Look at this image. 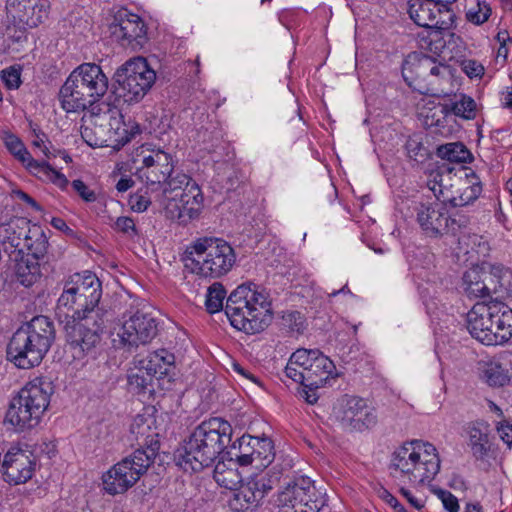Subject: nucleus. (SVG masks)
Wrapping results in <instances>:
<instances>
[{
	"mask_svg": "<svg viewBox=\"0 0 512 512\" xmlns=\"http://www.w3.org/2000/svg\"><path fill=\"white\" fill-rule=\"evenodd\" d=\"M1 79L8 89H18L22 83L21 68L16 66H10L2 70Z\"/></svg>",
	"mask_w": 512,
	"mask_h": 512,
	"instance_id": "3c124183",
	"label": "nucleus"
},
{
	"mask_svg": "<svg viewBox=\"0 0 512 512\" xmlns=\"http://www.w3.org/2000/svg\"><path fill=\"white\" fill-rule=\"evenodd\" d=\"M28 253L26 256L33 257L34 260L40 261L44 259L48 252L49 243L43 232L31 243L27 244Z\"/></svg>",
	"mask_w": 512,
	"mask_h": 512,
	"instance_id": "09e8293b",
	"label": "nucleus"
},
{
	"mask_svg": "<svg viewBox=\"0 0 512 512\" xmlns=\"http://www.w3.org/2000/svg\"><path fill=\"white\" fill-rule=\"evenodd\" d=\"M253 465L259 468L268 467L275 458L273 441L268 437H253Z\"/></svg>",
	"mask_w": 512,
	"mask_h": 512,
	"instance_id": "e433bc0d",
	"label": "nucleus"
},
{
	"mask_svg": "<svg viewBox=\"0 0 512 512\" xmlns=\"http://www.w3.org/2000/svg\"><path fill=\"white\" fill-rule=\"evenodd\" d=\"M461 70L470 78H481L484 75V66L475 59H464L460 62Z\"/></svg>",
	"mask_w": 512,
	"mask_h": 512,
	"instance_id": "603ef678",
	"label": "nucleus"
},
{
	"mask_svg": "<svg viewBox=\"0 0 512 512\" xmlns=\"http://www.w3.org/2000/svg\"><path fill=\"white\" fill-rule=\"evenodd\" d=\"M301 481L306 484L305 493L300 499V504L296 506V512H318L324 502L314 482L306 476H301Z\"/></svg>",
	"mask_w": 512,
	"mask_h": 512,
	"instance_id": "58836bf2",
	"label": "nucleus"
},
{
	"mask_svg": "<svg viewBox=\"0 0 512 512\" xmlns=\"http://www.w3.org/2000/svg\"><path fill=\"white\" fill-rule=\"evenodd\" d=\"M115 93L126 103H138L152 88L156 72L146 58L137 56L121 65L114 74Z\"/></svg>",
	"mask_w": 512,
	"mask_h": 512,
	"instance_id": "9d476101",
	"label": "nucleus"
},
{
	"mask_svg": "<svg viewBox=\"0 0 512 512\" xmlns=\"http://www.w3.org/2000/svg\"><path fill=\"white\" fill-rule=\"evenodd\" d=\"M450 110L457 117L472 120L477 114V104L471 96L459 94L451 102Z\"/></svg>",
	"mask_w": 512,
	"mask_h": 512,
	"instance_id": "a19ab883",
	"label": "nucleus"
},
{
	"mask_svg": "<svg viewBox=\"0 0 512 512\" xmlns=\"http://www.w3.org/2000/svg\"><path fill=\"white\" fill-rule=\"evenodd\" d=\"M20 328L25 329L26 336L44 359L56 338L53 321L47 316L38 315L24 323Z\"/></svg>",
	"mask_w": 512,
	"mask_h": 512,
	"instance_id": "4be33fe9",
	"label": "nucleus"
},
{
	"mask_svg": "<svg viewBox=\"0 0 512 512\" xmlns=\"http://www.w3.org/2000/svg\"><path fill=\"white\" fill-rule=\"evenodd\" d=\"M45 138H46V135L43 132L35 133V139L32 141V145L35 147L41 148L45 157L50 158L51 153H50L49 149L44 145Z\"/></svg>",
	"mask_w": 512,
	"mask_h": 512,
	"instance_id": "338daca9",
	"label": "nucleus"
},
{
	"mask_svg": "<svg viewBox=\"0 0 512 512\" xmlns=\"http://www.w3.org/2000/svg\"><path fill=\"white\" fill-rule=\"evenodd\" d=\"M405 150L409 159L417 163H423L429 157V151L423 143V136L419 133H414L408 137Z\"/></svg>",
	"mask_w": 512,
	"mask_h": 512,
	"instance_id": "79ce46f5",
	"label": "nucleus"
},
{
	"mask_svg": "<svg viewBox=\"0 0 512 512\" xmlns=\"http://www.w3.org/2000/svg\"><path fill=\"white\" fill-rule=\"evenodd\" d=\"M108 77L100 65L82 63L68 76L59 91L66 112L84 111L98 102L108 90Z\"/></svg>",
	"mask_w": 512,
	"mask_h": 512,
	"instance_id": "39448f33",
	"label": "nucleus"
},
{
	"mask_svg": "<svg viewBox=\"0 0 512 512\" xmlns=\"http://www.w3.org/2000/svg\"><path fill=\"white\" fill-rule=\"evenodd\" d=\"M139 364L146 365L148 371H152L157 377L159 389L169 391L173 388L175 356L166 349H159L149 353Z\"/></svg>",
	"mask_w": 512,
	"mask_h": 512,
	"instance_id": "412c9836",
	"label": "nucleus"
},
{
	"mask_svg": "<svg viewBox=\"0 0 512 512\" xmlns=\"http://www.w3.org/2000/svg\"><path fill=\"white\" fill-rule=\"evenodd\" d=\"M4 143L9 152L12 153L22 164L29 159L28 157L31 153L16 135L6 133L4 136Z\"/></svg>",
	"mask_w": 512,
	"mask_h": 512,
	"instance_id": "a18cd8bd",
	"label": "nucleus"
},
{
	"mask_svg": "<svg viewBox=\"0 0 512 512\" xmlns=\"http://www.w3.org/2000/svg\"><path fill=\"white\" fill-rule=\"evenodd\" d=\"M399 493L411 505V507L418 511H421L426 505V498L409 488L401 487L399 489Z\"/></svg>",
	"mask_w": 512,
	"mask_h": 512,
	"instance_id": "864d4df0",
	"label": "nucleus"
},
{
	"mask_svg": "<svg viewBox=\"0 0 512 512\" xmlns=\"http://www.w3.org/2000/svg\"><path fill=\"white\" fill-rule=\"evenodd\" d=\"M159 449L160 442L158 439L154 437L149 440L146 439L140 448L114 464L103 474V489L113 496L127 492L154 464Z\"/></svg>",
	"mask_w": 512,
	"mask_h": 512,
	"instance_id": "6e6552de",
	"label": "nucleus"
},
{
	"mask_svg": "<svg viewBox=\"0 0 512 512\" xmlns=\"http://www.w3.org/2000/svg\"><path fill=\"white\" fill-rule=\"evenodd\" d=\"M318 349H297L290 356L285 367V374L296 383L303 382L302 373L311 368Z\"/></svg>",
	"mask_w": 512,
	"mask_h": 512,
	"instance_id": "c756f323",
	"label": "nucleus"
},
{
	"mask_svg": "<svg viewBox=\"0 0 512 512\" xmlns=\"http://www.w3.org/2000/svg\"><path fill=\"white\" fill-rule=\"evenodd\" d=\"M174 170L172 155L161 149L152 150L143 157L142 166L137 169L138 177L151 191L161 190Z\"/></svg>",
	"mask_w": 512,
	"mask_h": 512,
	"instance_id": "f3484780",
	"label": "nucleus"
},
{
	"mask_svg": "<svg viewBox=\"0 0 512 512\" xmlns=\"http://www.w3.org/2000/svg\"><path fill=\"white\" fill-rule=\"evenodd\" d=\"M305 486L301 481V476L292 483H287L286 487L277 495L276 503L284 509V512H296V506L300 504V499L305 493Z\"/></svg>",
	"mask_w": 512,
	"mask_h": 512,
	"instance_id": "f704fd0d",
	"label": "nucleus"
},
{
	"mask_svg": "<svg viewBox=\"0 0 512 512\" xmlns=\"http://www.w3.org/2000/svg\"><path fill=\"white\" fill-rule=\"evenodd\" d=\"M478 370L480 378L491 387L504 386L509 380L501 364L496 361H480Z\"/></svg>",
	"mask_w": 512,
	"mask_h": 512,
	"instance_id": "c9c22d12",
	"label": "nucleus"
},
{
	"mask_svg": "<svg viewBox=\"0 0 512 512\" xmlns=\"http://www.w3.org/2000/svg\"><path fill=\"white\" fill-rule=\"evenodd\" d=\"M253 436L243 435L225 449L221 461H235L239 466L253 465Z\"/></svg>",
	"mask_w": 512,
	"mask_h": 512,
	"instance_id": "7c9ffc66",
	"label": "nucleus"
},
{
	"mask_svg": "<svg viewBox=\"0 0 512 512\" xmlns=\"http://www.w3.org/2000/svg\"><path fill=\"white\" fill-rule=\"evenodd\" d=\"M128 203L130 205V208L134 212L140 213V212H144V211L147 210V208L151 204V200L146 195V193L142 194L140 192H137V193H135V194L130 196Z\"/></svg>",
	"mask_w": 512,
	"mask_h": 512,
	"instance_id": "6e6d98bb",
	"label": "nucleus"
},
{
	"mask_svg": "<svg viewBox=\"0 0 512 512\" xmlns=\"http://www.w3.org/2000/svg\"><path fill=\"white\" fill-rule=\"evenodd\" d=\"M50 403V394L37 380L27 383L10 401L5 422L17 432L36 427Z\"/></svg>",
	"mask_w": 512,
	"mask_h": 512,
	"instance_id": "1a4fd4ad",
	"label": "nucleus"
},
{
	"mask_svg": "<svg viewBox=\"0 0 512 512\" xmlns=\"http://www.w3.org/2000/svg\"><path fill=\"white\" fill-rule=\"evenodd\" d=\"M7 5L19 23L35 28L48 17L49 0H8Z\"/></svg>",
	"mask_w": 512,
	"mask_h": 512,
	"instance_id": "5701e85b",
	"label": "nucleus"
},
{
	"mask_svg": "<svg viewBox=\"0 0 512 512\" xmlns=\"http://www.w3.org/2000/svg\"><path fill=\"white\" fill-rule=\"evenodd\" d=\"M71 185L83 201L87 203H92L97 200L96 192L90 189L82 180H73Z\"/></svg>",
	"mask_w": 512,
	"mask_h": 512,
	"instance_id": "5fc2aeb1",
	"label": "nucleus"
},
{
	"mask_svg": "<svg viewBox=\"0 0 512 512\" xmlns=\"http://www.w3.org/2000/svg\"><path fill=\"white\" fill-rule=\"evenodd\" d=\"M435 494L442 501L444 508L449 512H458L459 504L457 498L447 490L438 489Z\"/></svg>",
	"mask_w": 512,
	"mask_h": 512,
	"instance_id": "4d7b16f0",
	"label": "nucleus"
},
{
	"mask_svg": "<svg viewBox=\"0 0 512 512\" xmlns=\"http://www.w3.org/2000/svg\"><path fill=\"white\" fill-rule=\"evenodd\" d=\"M455 188L459 190V195L452 196L453 207H462L475 201L482 192L481 183L474 172L465 173L457 179Z\"/></svg>",
	"mask_w": 512,
	"mask_h": 512,
	"instance_id": "cd10ccee",
	"label": "nucleus"
},
{
	"mask_svg": "<svg viewBox=\"0 0 512 512\" xmlns=\"http://www.w3.org/2000/svg\"><path fill=\"white\" fill-rule=\"evenodd\" d=\"M36 469V456L29 450L11 447L3 456L1 470L3 479L10 485L29 481Z\"/></svg>",
	"mask_w": 512,
	"mask_h": 512,
	"instance_id": "a211bd4d",
	"label": "nucleus"
},
{
	"mask_svg": "<svg viewBox=\"0 0 512 512\" xmlns=\"http://www.w3.org/2000/svg\"><path fill=\"white\" fill-rule=\"evenodd\" d=\"M119 337L127 348H138L150 343L158 334L159 323L151 312L131 307L123 315Z\"/></svg>",
	"mask_w": 512,
	"mask_h": 512,
	"instance_id": "ddd939ff",
	"label": "nucleus"
},
{
	"mask_svg": "<svg viewBox=\"0 0 512 512\" xmlns=\"http://www.w3.org/2000/svg\"><path fill=\"white\" fill-rule=\"evenodd\" d=\"M157 377L152 371H148L146 365L140 364L135 371L128 374L129 390L137 395H152L155 392Z\"/></svg>",
	"mask_w": 512,
	"mask_h": 512,
	"instance_id": "2f4dec72",
	"label": "nucleus"
},
{
	"mask_svg": "<svg viewBox=\"0 0 512 512\" xmlns=\"http://www.w3.org/2000/svg\"><path fill=\"white\" fill-rule=\"evenodd\" d=\"M435 0H410L408 13L420 27L435 32L450 30L454 27L456 15L452 9H443Z\"/></svg>",
	"mask_w": 512,
	"mask_h": 512,
	"instance_id": "4468645a",
	"label": "nucleus"
},
{
	"mask_svg": "<svg viewBox=\"0 0 512 512\" xmlns=\"http://www.w3.org/2000/svg\"><path fill=\"white\" fill-rule=\"evenodd\" d=\"M248 486H251L253 493L252 503L260 506L264 498L279 484V475L270 473L257 474L246 479Z\"/></svg>",
	"mask_w": 512,
	"mask_h": 512,
	"instance_id": "473e14b6",
	"label": "nucleus"
},
{
	"mask_svg": "<svg viewBox=\"0 0 512 512\" xmlns=\"http://www.w3.org/2000/svg\"><path fill=\"white\" fill-rule=\"evenodd\" d=\"M293 468V459L289 456H285L282 458L280 463H276L270 470L266 473H270V475H279V480L286 473L289 472Z\"/></svg>",
	"mask_w": 512,
	"mask_h": 512,
	"instance_id": "13d9d810",
	"label": "nucleus"
},
{
	"mask_svg": "<svg viewBox=\"0 0 512 512\" xmlns=\"http://www.w3.org/2000/svg\"><path fill=\"white\" fill-rule=\"evenodd\" d=\"M449 220L445 204L441 202L421 203L417 207V222L428 237H439L446 233Z\"/></svg>",
	"mask_w": 512,
	"mask_h": 512,
	"instance_id": "aec40b11",
	"label": "nucleus"
},
{
	"mask_svg": "<svg viewBox=\"0 0 512 512\" xmlns=\"http://www.w3.org/2000/svg\"><path fill=\"white\" fill-rule=\"evenodd\" d=\"M109 31L114 42L133 52L143 49L149 41L145 21L126 8H121L114 14Z\"/></svg>",
	"mask_w": 512,
	"mask_h": 512,
	"instance_id": "f8f14e48",
	"label": "nucleus"
},
{
	"mask_svg": "<svg viewBox=\"0 0 512 512\" xmlns=\"http://www.w3.org/2000/svg\"><path fill=\"white\" fill-rule=\"evenodd\" d=\"M459 175L449 166L442 165L431 170L427 178V187L436 197L437 202L452 203V192Z\"/></svg>",
	"mask_w": 512,
	"mask_h": 512,
	"instance_id": "b1692460",
	"label": "nucleus"
},
{
	"mask_svg": "<svg viewBox=\"0 0 512 512\" xmlns=\"http://www.w3.org/2000/svg\"><path fill=\"white\" fill-rule=\"evenodd\" d=\"M50 223H51L52 227H54L55 229H57L59 231L64 232L66 235H68L70 237L75 236V231L67 225V223L65 222L64 219H62L60 217H53Z\"/></svg>",
	"mask_w": 512,
	"mask_h": 512,
	"instance_id": "e2e57ef3",
	"label": "nucleus"
},
{
	"mask_svg": "<svg viewBox=\"0 0 512 512\" xmlns=\"http://www.w3.org/2000/svg\"><path fill=\"white\" fill-rule=\"evenodd\" d=\"M490 15V6L486 2L479 0H475V5L470 7L466 13L468 21L476 25H481L486 22Z\"/></svg>",
	"mask_w": 512,
	"mask_h": 512,
	"instance_id": "49530a36",
	"label": "nucleus"
},
{
	"mask_svg": "<svg viewBox=\"0 0 512 512\" xmlns=\"http://www.w3.org/2000/svg\"><path fill=\"white\" fill-rule=\"evenodd\" d=\"M16 276L23 286H32L41 277L39 261L29 256L22 257L16 264Z\"/></svg>",
	"mask_w": 512,
	"mask_h": 512,
	"instance_id": "4c0bfd02",
	"label": "nucleus"
},
{
	"mask_svg": "<svg viewBox=\"0 0 512 512\" xmlns=\"http://www.w3.org/2000/svg\"><path fill=\"white\" fill-rule=\"evenodd\" d=\"M337 419L345 431H363L377 423L375 409L358 396H345L337 412Z\"/></svg>",
	"mask_w": 512,
	"mask_h": 512,
	"instance_id": "dca6fc26",
	"label": "nucleus"
},
{
	"mask_svg": "<svg viewBox=\"0 0 512 512\" xmlns=\"http://www.w3.org/2000/svg\"><path fill=\"white\" fill-rule=\"evenodd\" d=\"M7 360L19 369H31L43 361L39 351L26 336L25 329L18 328L10 338L6 349Z\"/></svg>",
	"mask_w": 512,
	"mask_h": 512,
	"instance_id": "6ab92c4d",
	"label": "nucleus"
},
{
	"mask_svg": "<svg viewBox=\"0 0 512 512\" xmlns=\"http://www.w3.org/2000/svg\"><path fill=\"white\" fill-rule=\"evenodd\" d=\"M497 432L502 441L510 447L512 445V425L502 422L497 426Z\"/></svg>",
	"mask_w": 512,
	"mask_h": 512,
	"instance_id": "052dcab7",
	"label": "nucleus"
},
{
	"mask_svg": "<svg viewBox=\"0 0 512 512\" xmlns=\"http://www.w3.org/2000/svg\"><path fill=\"white\" fill-rule=\"evenodd\" d=\"M16 196L26 204H28L31 208H33L36 211H41L42 207L37 203V201L32 198L29 194L22 190H17L15 192Z\"/></svg>",
	"mask_w": 512,
	"mask_h": 512,
	"instance_id": "69168bd1",
	"label": "nucleus"
},
{
	"mask_svg": "<svg viewBox=\"0 0 512 512\" xmlns=\"http://www.w3.org/2000/svg\"><path fill=\"white\" fill-rule=\"evenodd\" d=\"M315 357L311 368L302 373L303 382H300L301 385L310 390L323 387L336 369L333 361L320 350L317 351Z\"/></svg>",
	"mask_w": 512,
	"mask_h": 512,
	"instance_id": "393cba45",
	"label": "nucleus"
},
{
	"mask_svg": "<svg viewBox=\"0 0 512 512\" xmlns=\"http://www.w3.org/2000/svg\"><path fill=\"white\" fill-rule=\"evenodd\" d=\"M81 136L83 140L91 147H97L102 145L101 141L93 137V131L89 127L84 126L81 128Z\"/></svg>",
	"mask_w": 512,
	"mask_h": 512,
	"instance_id": "0e129e2a",
	"label": "nucleus"
},
{
	"mask_svg": "<svg viewBox=\"0 0 512 512\" xmlns=\"http://www.w3.org/2000/svg\"><path fill=\"white\" fill-rule=\"evenodd\" d=\"M181 261L189 273L215 279L232 269L236 255L231 245L223 239L200 237L186 247Z\"/></svg>",
	"mask_w": 512,
	"mask_h": 512,
	"instance_id": "423d86ee",
	"label": "nucleus"
},
{
	"mask_svg": "<svg viewBox=\"0 0 512 512\" xmlns=\"http://www.w3.org/2000/svg\"><path fill=\"white\" fill-rule=\"evenodd\" d=\"M23 165L34 176L42 181H49L56 185L61 190H65L69 184L67 177L55 170L47 161L35 160L31 155L28 157Z\"/></svg>",
	"mask_w": 512,
	"mask_h": 512,
	"instance_id": "c85d7f7f",
	"label": "nucleus"
},
{
	"mask_svg": "<svg viewBox=\"0 0 512 512\" xmlns=\"http://www.w3.org/2000/svg\"><path fill=\"white\" fill-rule=\"evenodd\" d=\"M467 329L484 345H501L512 337V309L499 301L476 303L467 314Z\"/></svg>",
	"mask_w": 512,
	"mask_h": 512,
	"instance_id": "0eeeda50",
	"label": "nucleus"
},
{
	"mask_svg": "<svg viewBox=\"0 0 512 512\" xmlns=\"http://www.w3.org/2000/svg\"><path fill=\"white\" fill-rule=\"evenodd\" d=\"M101 297V281L95 273L84 271L68 277L57 301L59 311L72 312L65 317L66 341L83 355L95 353L109 320L108 311L99 306Z\"/></svg>",
	"mask_w": 512,
	"mask_h": 512,
	"instance_id": "f257e3e1",
	"label": "nucleus"
},
{
	"mask_svg": "<svg viewBox=\"0 0 512 512\" xmlns=\"http://www.w3.org/2000/svg\"><path fill=\"white\" fill-rule=\"evenodd\" d=\"M390 475L412 487L428 486L441 469L436 446L422 439H411L395 446L389 456Z\"/></svg>",
	"mask_w": 512,
	"mask_h": 512,
	"instance_id": "20e7f679",
	"label": "nucleus"
},
{
	"mask_svg": "<svg viewBox=\"0 0 512 512\" xmlns=\"http://www.w3.org/2000/svg\"><path fill=\"white\" fill-rule=\"evenodd\" d=\"M232 369L234 372H236L241 377L248 379L257 385H260V380L254 374H252L249 370L245 369L240 363L233 362Z\"/></svg>",
	"mask_w": 512,
	"mask_h": 512,
	"instance_id": "680f3d73",
	"label": "nucleus"
},
{
	"mask_svg": "<svg viewBox=\"0 0 512 512\" xmlns=\"http://www.w3.org/2000/svg\"><path fill=\"white\" fill-rule=\"evenodd\" d=\"M282 324L290 333L301 334L305 330V320L299 311H290L282 316Z\"/></svg>",
	"mask_w": 512,
	"mask_h": 512,
	"instance_id": "de8ad7c7",
	"label": "nucleus"
},
{
	"mask_svg": "<svg viewBox=\"0 0 512 512\" xmlns=\"http://www.w3.org/2000/svg\"><path fill=\"white\" fill-rule=\"evenodd\" d=\"M438 155L451 162H466L471 154L469 150L460 142L447 143L438 148Z\"/></svg>",
	"mask_w": 512,
	"mask_h": 512,
	"instance_id": "37998d69",
	"label": "nucleus"
},
{
	"mask_svg": "<svg viewBox=\"0 0 512 512\" xmlns=\"http://www.w3.org/2000/svg\"><path fill=\"white\" fill-rule=\"evenodd\" d=\"M386 503L395 511V512H408L405 507L398 501L396 497L386 491Z\"/></svg>",
	"mask_w": 512,
	"mask_h": 512,
	"instance_id": "774afa93",
	"label": "nucleus"
},
{
	"mask_svg": "<svg viewBox=\"0 0 512 512\" xmlns=\"http://www.w3.org/2000/svg\"><path fill=\"white\" fill-rule=\"evenodd\" d=\"M251 486H248L246 480L241 481L239 487L235 489L232 498L229 500V506L236 512H247L256 509L258 504L252 503L253 493Z\"/></svg>",
	"mask_w": 512,
	"mask_h": 512,
	"instance_id": "ea45409f",
	"label": "nucleus"
},
{
	"mask_svg": "<svg viewBox=\"0 0 512 512\" xmlns=\"http://www.w3.org/2000/svg\"><path fill=\"white\" fill-rule=\"evenodd\" d=\"M232 425L220 417H211L197 425L174 452L176 464L184 471H202L221 461L231 443Z\"/></svg>",
	"mask_w": 512,
	"mask_h": 512,
	"instance_id": "7ed1b4c3",
	"label": "nucleus"
},
{
	"mask_svg": "<svg viewBox=\"0 0 512 512\" xmlns=\"http://www.w3.org/2000/svg\"><path fill=\"white\" fill-rule=\"evenodd\" d=\"M305 486L301 481V476L292 483H287L286 487L277 495L276 503L284 509V512H296V506L300 504V499L305 493Z\"/></svg>",
	"mask_w": 512,
	"mask_h": 512,
	"instance_id": "72a5a7b5",
	"label": "nucleus"
},
{
	"mask_svg": "<svg viewBox=\"0 0 512 512\" xmlns=\"http://www.w3.org/2000/svg\"><path fill=\"white\" fill-rule=\"evenodd\" d=\"M469 445L476 459H483L488 452V435L479 428L472 427L469 430Z\"/></svg>",
	"mask_w": 512,
	"mask_h": 512,
	"instance_id": "c03bdc74",
	"label": "nucleus"
},
{
	"mask_svg": "<svg viewBox=\"0 0 512 512\" xmlns=\"http://www.w3.org/2000/svg\"><path fill=\"white\" fill-rule=\"evenodd\" d=\"M177 189L182 190L179 195L181 204L178 214L179 220L187 222L197 218L201 212L203 195L196 181L186 174H177L175 177L171 175L161 188L164 193L173 192Z\"/></svg>",
	"mask_w": 512,
	"mask_h": 512,
	"instance_id": "2eb2a0df",
	"label": "nucleus"
},
{
	"mask_svg": "<svg viewBox=\"0 0 512 512\" xmlns=\"http://www.w3.org/2000/svg\"><path fill=\"white\" fill-rule=\"evenodd\" d=\"M112 228L116 232L127 235L132 239L139 235V230L137 229L134 220L127 216L118 217L112 225Z\"/></svg>",
	"mask_w": 512,
	"mask_h": 512,
	"instance_id": "8fccbe9b",
	"label": "nucleus"
},
{
	"mask_svg": "<svg viewBox=\"0 0 512 512\" xmlns=\"http://www.w3.org/2000/svg\"><path fill=\"white\" fill-rule=\"evenodd\" d=\"M491 275L479 266H473L463 274V289L468 297L489 298Z\"/></svg>",
	"mask_w": 512,
	"mask_h": 512,
	"instance_id": "bb28decb",
	"label": "nucleus"
},
{
	"mask_svg": "<svg viewBox=\"0 0 512 512\" xmlns=\"http://www.w3.org/2000/svg\"><path fill=\"white\" fill-rule=\"evenodd\" d=\"M103 117L109 120V133L111 138L118 146H124L131 141L135 135L140 133L139 125L136 123H126L121 111L117 108H108Z\"/></svg>",
	"mask_w": 512,
	"mask_h": 512,
	"instance_id": "a878e982",
	"label": "nucleus"
},
{
	"mask_svg": "<svg viewBox=\"0 0 512 512\" xmlns=\"http://www.w3.org/2000/svg\"><path fill=\"white\" fill-rule=\"evenodd\" d=\"M402 75L410 87L421 93H429L441 80L449 77L450 70L448 65L437 62L431 56L413 52L403 62Z\"/></svg>",
	"mask_w": 512,
	"mask_h": 512,
	"instance_id": "9b49d317",
	"label": "nucleus"
},
{
	"mask_svg": "<svg viewBox=\"0 0 512 512\" xmlns=\"http://www.w3.org/2000/svg\"><path fill=\"white\" fill-rule=\"evenodd\" d=\"M225 298L226 290L222 283H213L207 290L206 311L214 314L224 309L230 324L248 335L261 333L269 326L272 320L271 302L255 283L239 285L227 297L224 306Z\"/></svg>",
	"mask_w": 512,
	"mask_h": 512,
	"instance_id": "f03ea898",
	"label": "nucleus"
},
{
	"mask_svg": "<svg viewBox=\"0 0 512 512\" xmlns=\"http://www.w3.org/2000/svg\"><path fill=\"white\" fill-rule=\"evenodd\" d=\"M446 45L456 55L462 54L466 50L465 42L455 33H449Z\"/></svg>",
	"mask_w": 512,
	"mask_h": 512,
	"instance_id": "bf43d9fd",
	"label": "nucleus"
}]
</instances>
